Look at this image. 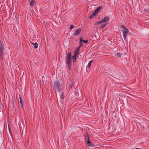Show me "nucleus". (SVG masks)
Returning <instances> with one entry per match:
<instances>
[{"label": "nucleus", "mask_w": 149, "mask_h": 149, "mask_svg": "<svg viewBox=\"0 0 149 149\" xmlns=\"http://www.w3.org/2000/svg\"><path fill=\"white\" fill-rule=\"evenodd\" d=\"M116 56L117 57H121V54H120V53H117V54Z\"/></svg>", "instance_id": "nucleus-26"}, {"label": "nucleus", "mask_w": 149, "mask_h": 149, "mask_svg": "<svg viewBox=\"0 0 149 149\" xmlns=\"http://www.w3.org/2000/svg\"><path fill=\"white\" fill-rule=\"evenodd\" d=\"M92 62V61H90V62L89 63H88V66L89 67H90L91 65V63Z\"/></svg>", "instance_id": "nucleus-20"}, {"label": "nucleus", "mask_w": 149, "mask_h": 149, "mask_svg": "<svg viewBox=\"0 0 149 149\" xmlns=\"http://www.w3.org/2000/svg\"><path fill=\"white\" fill-rule=\"evenodd\" d=\"M107 24H108V23H105L103 24H102V28H103L104 27H105L107 25Z\"/></svg>", "instance_id": "nucleus-19"}, {"label": "nucleus", "mask_w": 149, "mask_h": 149, "mask_svg": "<svg viewBox=\"0 0 149 149\" xmlns=\"http://www.w3.org/2000/svg\"><path fill=\"white\" fill-rule=\"evenodd\" d=\"M19 99H20V101H19V102L21 104V106L23 107V105L22 103V100L21 98V97H19Z\"/></svg>", "instance_id": "nucleus-16"}, {"label": "nucleus", "mask_w": 149, "mask_h": 149, "mask_svg": "<svg viewBox=\"0 0 149 149\" xmlns=\"http://www.w3.org/2000/svg\"><path fill=\"white\" fill-rule=\"evenodd\" d=\"M67 55L66 57L67 62H71L72 61V55L71 53L69 52Z\"/></svg>", "instance_id": "nucleus-3"}, {"label": "nucleus", "mask_w": 149, "mask_h": 149, "mask_svg": "<svg viewBox=\"0 0 149 149\" xmlns=\"http://www.w3.org/2000/svg\"><path fill=\"white\" fill-rule=\"evenodd\" d=\"M76 57H77V55H75V54L74 55L72 56V61L74 63L76 61Z\"/></svg>", "instance_id": "nucleus-13"}, {"label": "nucleus", "mask_w": 149, "mask_h": 149, "mask_svg": "<svg viewBox=\"0 0 149 149\" xmlns=\"http://www.w3.org/2000/svg\"><path fill=\"white\" fill-rule=\"evenodd\" d=\"M85 138L86 141V142L90 141L89 135L87 132H86V134Z\"/></svg>", "instance_id": "nucleus-8"}, {"label": "nucleus", "mask_w": 149, "mask_h": 149, "mask_svg": "<svg viewBox=\"0 0 149 149\" xmlns=\"http://www.w3.org/2000/svg\"><path fill=\"white\" fill-rule=\"evenodd\" d=\"M84 40H83L82 37H81L79 39V42H83Z\"/></svg>", "instance_id": "nucleus-23"}, {"label": "nucleus", "mask_w": 149, "mask_h": 149, "mask_svg": "<svg viewBox=\"0 0 149 149\" xmlns=\"http://www.w3.org/2000/svg\"><path fill=\"white\" fill-rule=\"evenodd\" d=\"M96 15V14L94 12H93L89 17V18L90 19H91V18H92L94 17Z\"/></svg>", "instance_id": "nucleus-12"}, {"label": "nucleus", "mask_w": 149, "mask_h": 149, "mask_svg": "<svg viewBox=\"0 0 149 149\" xmlns=\"http://www.w3.org/2000/svg\"><path fill=\"white\" fill-rule=\"evenodd\" d=\"M101 23H102V22H101V21H100V22H96L95 24V25H97L100 24H101Z\"/></svg>", "instance_id": "nucleus-21"}, {"label": "nucleus", "mask_w": 149, "mask_h": 149, "mask_svg": "<svg viewBox=\"0 0 149 149\" xmlns=\"http://www.w3.org/2000/svg\"><path fill=\"white\" fill-rule=\"evenodd\" d=\"M120 27L123 28L124 29H122V30L123 31V34L124 38V39L125 40L126 39L127 36V35L128 34V32H129V30L127 28H126L123 25H122Z\"/></svg>", "instance_id": "nucleus-2"}, {"label": "nucleus", "mask_w": 149, "mask_h": 149, "mask_svg": "<svg viewBox=\"0 0 149 149\" xmlns=\"http://www.w3.org/2000/svg\"><path fill=\"white\" fill-rule=\"evenodd\" d=\"M74 26L73 24H72L70 26V29H71L73 28L74 27Z\"/></svg>", "instance_id": "nucleus-27"}, {"label": "nucleus", "mask_w": 149, "mask_h": 149, "mask_svg": "<svg viewBox=\"0 0 149 149\" xmlns=\"http://www.w3.org/2000/svg\"><path fill=\"white\" fill-rule=\"evenodd\" d=\"M79 44L80 45L78 47H79V48H80L81 47L83 46V44L82 42H79Z\"/></svg>", "instance_id": "nucleus-22"}, {"label": "nucleus", "mask_w": 149, "mask_h": 149, "mask_svg": "<svg viewBox=\"0 0 149 149\" xmlns=\"http://www.w3.org/2000/svg\"><path fill=\"white\" fill-rule=\"evenodd\" d=\"M73 85H74V84L73 83H72L71 84H70L69 85V86L70 87H72Z\"/></svg>", "instance_id": "nucleus-28"}, {"label": "nucleus", "mask_w": 149, "mask_h": 149, "mask_svg": "<svg viewBox=\"0 0 149 149\" xmlns=\"http://www.w3.org/2000/svg\"><path fill=\"white\" fill-rule=\"evenodd\" d=\"M3 52H0V56L2 60H3V56L4 55V54L3 53Z\"/></svg>", "instance_id": "nucleus-17"}, {"label": "nucleus", "mask_w": 149, "mask_h": 149, "mask_svg": "<svg viewBox=\"0 0 149 149\" xmlns=\"http://www.w3.org/2000/svg\"><path fill=\"white\" fill-rule=\"evenodd\" d=\"M4 50L3 46L2 45H1L0 52H3Z\"/></svg>", "instance_id": "nucleus-18"}, {"label": "nucleus", "mask_w": 149, "mask_h": 149, "mask_svg": "<svg viewBox=\"0 0 149 149\" xmlns=\"http://www.w3.org/2000/svg\"><path fill=\"white\" fill-rule=\"evenodd\" d=\"M68 65V68L70 70H71V62H67Z\"/></svg>", "instance_id": "nucleus-15"}, {"label": "nucleus", "mask_w": 149, "mask_h": 149, "mask_svg": "<svg viewBox=\"0 0 149 149\" xmlns=\"http://www.w3.org/2000/svg\"><path fill=\"white\" fill-rule=\"evenodd\" d=\"M31 43L33 45L35 48H37L38 47V43L36 42L35 43H33L32 42H31Z\"/></svg>", "instance_id": "nucleus-11"}, {"label": "nucleus", "mask_w": 149, "mask_h": 149, "mask_svg": "<svg viewBox=\"0 0 149 149\" xmlns=\"http://www.w3.org/2000/svg\"><path fill=\"white\" fill-rule=\"evenodd\" d=\"M62 84L58 81L55 82L53 86V89L55 90L56 95L57 93H58L59 94L61 90Z\"/></svg>", "instance_id": "nucleus-1"}, {"label": "nucleus", "mask_w": 149, "mask_h": 149, "mask_svg": "<svg viewBox=\"0 0 149 149\" xmlns=\"http://www.w3.org/2000/svg\"><path fill=\"white\" fill-rule=\"evenodd\" d=\"M15 98H12L11 100V102L13 104H14L15 102Z\"/></svg>", "instance_id": "nucleus-25"}, {"label": "nucleus", "mask_w": 149, "mask_h": 149, "mask_svg": "<svg viewBox=\"0 0 149 149\" xmlns=\"http://www.w3.org/2000/svg\"><path fill=\"white\" fill-rule=\"evenodd\" d=\"M80 48L79 47H78L76 49V50L74 52V54L75 55H77L78 54V52L80 49Z\"/></svg>", "instance_id": "nucleus-9"}, {"label": "nucleus", "mask_w": 149, "mask_h": 149, "mask_svg": "<svg viewBox=\"0 0 149 149\" xmlns=\"http://www.w3.org/2000/svg\"><path fill=\"white\" fill-rule=\"evenodd\" d=\"M87 144H88V146H94V144H93L91 142V141H87Z\"/></svg>", "instance_id": "nucleus-10"}, {"label": "nucleus", "mask_w": 149, "mask_h": 149, "mask_svg": "<svg viewBox=\"0 0 149 149\" xmlns=\"http://www.w3.org/2000/svg\"><path fill=\"white\" fill-rule=\"evenodd\" d=\"M81 30V29H79L75 31L74 34V36H76L79 34Z\"/></svg>", "instance_id": "nucleus-5"}, {"label": "nucleus", "mask_w": 149, "mask_h": 149, "mask_svg": "<svg viewBox=\"0 0 149 149\" xmlns=\"http://www.w3.org/2000/svg\"><path fill=\"white\" fill-rule=\"evenodd\" d=\"M83 42L85 43H87L88 42V40H84Z\"/></svg>", "instance_id": "nucleus-24"}, {"label": "nucleus", "mask_w": 149, "mask_h": 149, "mask_svg": "<svg viewBox=\"0 0 149 149\" xmlns=\"http://www.w3.org/2000/svg\"><path fill=\"white\" fill-rule=\"evenodd\" d=\"M109 19V18L108 17H105L104 19L101 20V22L102 23L106 22L108 21Z\"/></svg>", "instance_id": "nucleus-6"}, {"label": "nucleus", "mask_w": 149, "mask_h": 149, "mask_svg": "<svg viewBox=\"0 0 149 149\" xmlns=\"http://www.w3.org/2000/svg\"><path fill=\"white\" fill-rule=\"evenodd\" d=\"M60 93V94H59L58 93H57V95H56L57 96L60 97L61 99H63L64 98V95L63 94V93H62L61 91Z\"/></svg>", "instance_id": "nucleus-4"}, {"label": "nucleus", "mask_w": 149, "mask_h": 149, "mask_svg": "<svg viewBox=\"0 0 149 149\" xmlns=\"http://www.w3.org/2000/svg\"><path fill=\"white\" fill-rule=\"evenodd\" d=\"M101 9H102V7L100 6L97 8L94 12L97 14Z\"/></svg>", "instance_id": "nucleus-7"}, {"label": "nucleus", "mask_w": 149, "mask_h": 149, "mask_svg": "<svg viewBox=\"0 0 149 149\" xmlns=\"http://www.w3.org/2000/svg\"><path fill=\"white\" fill-rule=\"evenodd\" d=\"M35 0H31V1L30 3V5L31 6H33L34 3H35Z\"/></svg>", "instance_id": "nucleus-14"}]
</instances>
